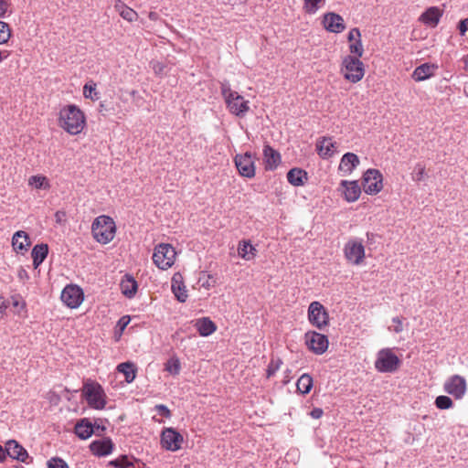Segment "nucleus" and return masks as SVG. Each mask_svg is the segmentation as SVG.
I'll use <instances>...</instances> for the list:
<instances>
[{
  "label": "nucleus",
  "mask_w": 468,
  "mask_h": 468,
  "mask_svg": "<svg viewBox=\"0 0 468 468\" xmlns=\"http://www.w3.org/2000/svg\"><path fill=\"white\" fill-rule=\"evenodd\" d=\"M58 124L67 133L72 135L79 134L86 125L84 112L76 105L69 104L59 111Z\"/></svg>",
  "instance_id": "obj_1"
},
{
  "label": "nucleus",
  "mask_w": 468,
  "mask_h": 468,
  "mask_svg": "<svg viewBox=\"0 0 468 468\" xmlns=\"http://www.w3.org/2000/svg\"><path fill=\"white\" fill-rule=\"evenodd\" d=\"M361 58L347 54L342 57L339 71L346 81L356 84L363 80L366 68Z\"/></svg>",
  "instance_id": "obj_2"
},
{
  "label": "nucleus",
  "mask_w": 468,
  "mask_h": 468,
  "mask_svg": "<svg viewBox=\"0 0 468 468\" xmlns=\"http://www.w3.org/2000/svg\"><path fill=\"white\" fill-rule=\"evenodd\" d=\"M221 94L227 110L233 115L242 118L250 111V101L245 100L238 91L233 90L229 85H221Z\"/></svg>",
  "instance_id": "obj_3"
},
{
  "label": "nucleus",
  "mask_w": 468,
  "mask_h": 468,
  "mask_svg": "<svg viewBox=\"0 0 468 468\" xmlns=\"http://www.w3.org/2000/svg\"><path fill=\"white\" fill-rule=\"evenodd\" d=\"M115 229L116 226L113 219L105 215L97 217L91 225L93 238L102 244H106L113 239Z\"/></svg>",
  "instance_id": "obj_4"
},
{
  "label": "nucleus",
  "mask_w": 468,
  "mask_h": 468,
  "mask_svg": "<svg viewBox=\"0 0 468 468\" xmlns=\"http://www.w3.org/2000/svg\"><path fill=\"white\" fill-rule=\"evenodd\" d=\"M82 397L91 409L102 410L106 405V395L104 390L95 380L87 379L83 383Z\"/></svg>",
  "instance_id": "obj_5"
},
{
  "label": "nucleus",
  "mask_w": 468,
  "mask_h": 468,
  "mask_svg": "<svg viewBox=\"0 0 468 468\" xmlns=\"http://www.w3.org/2000/svg\"><path fill=\"white\" fill-rule=\"evenodd\" d=\"M176 249L169 243H159L154 249L153 262L162 271L170 269L176 261Z\"/></svg>",
  "instance_id": "obj_6"
},
{
  "label": "nucleus",
  "mask_w": 468,
  "mask_h": 468,
  "mask_svg": "<svg viewBox=\"0 0 468 468\" xmlns=\"http://www.w3.org/2000/svg\"><path fill=\"white\" fill-rule=\"evenodd\" d=\"M401 365V360L391 348H382L377 354L375 368L381 373L396 372Z\"/></svg>",
  "instance_id": "obj_7"
},
{
  "label": "nucleus",
  "mask_w": 468,
  "mask_h": 468,
  "mask_svg": "<svg viewBox=\"0 0 468 468\" xmlns=\"http://www.w3.org/2000/svg\"><path fill=\"white\" fill-rule=\"evenodd\" d=\"M344 256L347 263L355 266L362 265L366 259V249L362 240L350 239L345 244Z\"/></svg>",
  "instance_id": "obj_8"
},
{
  "label": "nucleus",
  "mask_w": 468,
  "mask_h": 468,
  "mask_svg": "<svg viewBox=\"0 0 468 468\" xmlns=\"http://www.w3.org/2000/svg\"><path fill=\"white\" fill-rule=\"evenodd\" d=\"M468 389L467 380L464 377L453 374L448 377L443 382V390L452 396L456 400L463 399Z\"/></svg>",
  "instance_id": "obj_9"
},
{
  "label": "nucleus",
  "mask_w": 468,
  "mask_h": 468,
  "mask_svg": "<svg viewBox=\"0 0 468 468\" xmlns=\"http://www.w3.org/2000/svg\"><path fill=\"white\" fill-rule=\"evenodd\" d=\"M308 320L313 326L322 330L329 324V314L320 302L314 301L308 307Z\"/></svg>",
  "instance_id": "obj_10"
},
{
  "label": "nucleus",
  "mask_w": 468,
  "mask_h": 468,
  "mask_svg": "<svg viewBox=\"0 0 468 468\" xmlns=\"http://www.w3.org/2000/svg\"><path fill=\"white\" fill-rule=\"evenodd\" d=\"M303 338L307 348L315 355H323L328 349L329 340L325 335L310 330L304 334Z\"/></svg>",
  "instance_id": "obj_11"
},
{
  "label": "nucleus",
  "mask_w": 468,
  "mask_h": 468,
  "mask_svg": "<svg viewBox=\"0 0 468 468\" xmlns=\"http://www.w3.org/2000/svg\"><path fill=\"white\" fill-rule=\"evenodd\" d=\"M363 190L367 195H377L383 189V176L378 169L367 170L362 177Z\"/></svg>",
  "instance_id": "obj_12"
},
{
  "label": "nucleus",
  "mask_w": 468,
  "mask_h": 468,
  "mask_svg": "<svg viewBox=\"0 0 468 468\" xmlns=\"http://www.w3.org/2000/svg\"><path fill=\"white\" fill-rule=\"evenodd\" d=\"M184 437L176 429L164 428L160 435V445L163 449L170 452H176L181 449Z\"/></svg>",
  "instance_id": "obj_13"
},
{
  "label": "nucleus",
  "mask_w": 468,
  "mask_h": 468,
  "mask_svg": "<svg viewBox=\"0 0 468 468\" xmlns=\"http://www.w3.org/2000/svg\"><path fill=\"white\" fill-rule=\"evenodd\" d=\"M62 303L70 309L78 308L84 300V292L77 284H67L61 292Z\"/></svg>",
  "instance_id": "obj_14"
},
{
  "label": "nucleus",
  "mask_w": 468,
  "mask_h": 468,
  "mask_svg": "<svg viewBox=\"0 0 468 468\" xmlns=\"http://www.w3.org/2000/svg\"><path fill=\"white\" fill-rule=\"evenodd\" d=\"M255 160L256 156L250 152L236 154L234 163L239 174L243 177H254L256 174Z\"/></svg>",
  "instance_id": "obj_15"
},
{
  "label": "nucleus",
  "mask_w": 468,
  "mask_h": 468,
  "mask_svg": "<svg viewBox=\"0 0 468 468\" xmlns=\"http://www.w3.org/2000/svg\"><path fill=\"white\" fill-rule=\"evenodd\" d=\"M321 23L326 31L335 34L342 33L346 27L344 18L335 12L325 13Z\"/></svg>",
  "instance_id": "obj_16"
},
{
  "label": "nucleus",
  "mask_w": 468,
  "mask_h": 468,
  "mask_svg": "<svg viewBox=\"0 0 468 468\" xmlns=\"http://www.w3.org/2000/svg\"><path fill=\"white\" fill-rule=\"evenodd\" d=\"M348 55L363 57L365 49L362 42V36L359 28H351L347 34Z\"/></svg>",
  "instance_id": "obj_17"
},
{
  "label": "nucleus",
  "mask_w": 468,
  "mask_h": 468,
  "mask_svg": "<svg viewBox=\"0 0 468 468\" xmlns=\"http://www.w3.org/2000/svg\"><path fill=\"white\" fill-rule=\"evenodd\" d=\"M19 462L29 463L32 462V457H29L27 450L16 441L10 440L6 442V456Z\"/></svg>",
  "instance_id": "obj_18"
},
{
  "label": "nucleus",
  "mask_w": 468,
  "mask_h": 468,
  "mask_svg": "<svg viewBox=\"0 0 468 468\" xmlns=\"http://www.w3.org/2000/svg\"><path fill=\"white\" fill-rule=\"evenodd\" d=\"M340 190L345 200L349 203L358 200L361 195V188L356 181L342 180Z\"/></svg>",
  "instance_id": "obj_19"
},
{
  "label": "nucleus",
  "mask_w": 468,
  "mask_h": 468,
  "mask_svg": "<svg viewBox=\"0 0 468 468\" xmlns=\"http://www.w3.org/2000/svg\"><path fill=\"white\" fill-rule=\"evenodd\" d=\"M315 146L319 156L323 159H328L337 152L336 143L332 137L324 136L318 139Z\"/></svg>",
  "instance_id": "obj_20"
},
{
  "label": "nucleus",
  "mask_w": 468,
  "mask_h": 468,
  "mask_svg": "<svg viewBox=\"0 0 468 468\" xmlns=\"http://www.w3.org/2000/svg\"><path fill=\"white\" fill-rule=\"evenodd\" d=\"M114 444L109 438L95 440L90 444V451L98 457L107 456L113 451Z\"/></svg>",
  "instance_id": "obj_21"
},
{
  "label": "nucleus",
  "mask_w": 468,
  "mask_h": 468,
  "mask_svg": "<svg viewBox=\"0 0 468 468\" xmlns=\"http://www.w3.org/2000/svg\"><path fill=\"white\" fill-rule=\"evenodd\" d=\"M119 287L123 296L133 299L138 292L139 284L132 274H125L122 276Z\"/></svg>",
  "instance_id": "obj_22"
},
{
  "label": "nucleus",
  "mask_w": 468,
  "mask_h": 468,
  "mask_svg": "<svg viewBox=\"0 0 468 468\" xmlns=\"http://www.w3.org/2000/svg\"><path fill=\"white\" fill-rule=\"evenodd\" d=\"M359 158L356 154L346 153L340 160L338 171L344 176H348L359 165Z\"/></svg>",
  "instance_id": "obj_23"
},
{
  "label": "nucleus",
  "mask_w": 468,
  "mask_h": 468,
  "mask_svg": "<svg viewBox=\"0 0 468 468\" xmlns=\"http://www.w3.org/2000/svg\"><path fill=\"white\" fill-rule=\"evenodd\" d=\"M171 289L175 297L180 303H185L187 300L188 294L186 287L183 281V276L180 273H175L171 281Z\"/></svg>",
  "instance_id": "obj_24"
},
{
  "label": "nucleus",
  "mask_w": 468,
  "mask_h": 468,
  "mask_svg": "<svg viewBox=\"0 0 468 468\" xmlns=\"http://www.w3.org/2000/svg\"><path fill=\"white\" fill-rule=\"evenodd\" d=\"M441 16L442 13L439 7L431 6L420 15L419 21L428 27H435L439 24Z\"/></svg>",
  "instance_id": "obj_25"
},
{
  "label": "nucleus",
  "mask_w": 468,
  "mask_h": 468,
  "mask_svg": "<svg viewBox=\"0 0 468 468\" xmlns=\"http://www.w3.org/2000/svg\"><path fill=\"white\" fill-rule=\"evenodd\" d=\"M31 244L30 238L26 231L18 230L14 233L12 238V247L16 253H23L27 250Z\"/></svg>",
  "instance_id": "obj_26"
},
{
  "label": "nucleus",
  "mask_w": 468,
  "mask_h": 468,
  "mask_svg": "<svg viewBox=\"0 0 468 468\" xmlns=\"http://www.w3.org/2000/svg\"><path fill=\"white\" fill-rule=\"evenodd\" d=\"M263 161L266 170H274L281 163V154L267 144L263 148Z\"/></svg>",
  "instance_id": "obj_27"
},
{
  "label": "nucleus",
  "mask_w": 468,
  "mask_h": 468,
  "mask_svg": "<svg viewBox=\"0 0 468 468\" xmlns=\"http://www.w3.org/2000/svg\"><path fill=\"white\" fill-rule=\"evenodd\" d=\"M74 432L80 439L87 440L93 434L94 425L87 418L80 419L75 424Z\"/></svg>",
  "instance_id": "obj_28"
},
{
  "label": "nucleus",
  "mask_w": 468,
  "mask_h": 468,
  "mask_svg": "<svg viewBox=\"0 0 468 468\" xmlns=\"http://www.w3.org/2000/svg\"><path fill=\"white\" fill-rule=\"evenodd\" d=\"M48 255V245L46 243L36 244L31 251L33 267L37 270Z\"/></svg>",
  "instance_id": "obj_29"
},
{
  "label": "nucleus",
  "mask_w": 468,
  "mask_h": 468,
  "mask_svg": "<svg viewBox=\"0 0 468 468\" xmlns=\"http://www.w3.org/2000/svg\"><path fill=\"white\" fill-rule=\"evenodd\" d=\"M194 326L201 336H208L217 330L216 324L208 317H203L196 320Z\"/></svg>",
  "instance_id": "obj_30"
},
{
  "label": "nucleus",
  "mask_w": 468,
  "mask_h": 468,
  "mask_svg": "<svg viewBox=\"0 0 468 468\" xmlns=\"http://www.w3.org/2000/svg\"><path fill=\"white\" fill-rule=\"evenodd\" d=\"M287 180L293 186H302L308 181V174L301 168H292L287 173Z\"/></svg>",
  "instance_id": "obj_31"
},
{
  "label": "nucleus",
  "mask_w": 468,
  "mask_h": 468,
  "mask_svg": "<svg viewBox=\"0 0 468 468\" xmlns=\"http://www.w3.org/2000/svg\"><path fill=\"white\" fill-rule=\"evenodd\" d=\"M137 372L138 367L133 362L128 361L119 364V374L123 376L126 384H130L135 379Z\"/></svg>",
  "instance_id": "obj_32"
},
{
  "label": "nucleus",
  "mask_w": 468,
  "mask_h": 468,
  "mask_svg": "<svg viewBox=\"0 0 468 468\" xmlns=\"http://www.w3.org/2000/svg\"><path fill=\"white\" fill-rule=\"evenodd\" d=\"M238 255L245 261H252L257 255V250L250 240L242 239L238 245Z\"/></svg>",
  "instance_id": "obj_33"
},
{
  "label": "nucleus",
  "mask_w": 468,
  "mask_h": 468,
  "mask_svg": "<svg viewBox=\"0 0 468 468\" xmlns=\"http://www.w3.org/2000/svg\"><path fill=\"white\" fill-rule=\"evenodd\" d=\"M437 69V67L433 64L424 63L420 66L417 67L413 73L412 78L416 81H422L430 77H431L434 74V70Z\"/></svg>",
  "instance_id": "obj_34"
},
{
  "label": "nucleus",
  "mask_w": 468,
  "mask_h": 468,
  "mask_svg": "<svg viewBox=\"0 0 468 468\" xmlns=\"http://www.w3.org/2000/svg\"><path fill=\"white\" fill-rule=\"evenodd\" d=\"M297 390L302 394H308L313 387V378L308 374L302 375L297 383H296Z\"/></svg>",
  "instance_id": "obj_35"
},
{
  "label": "nucleus",
  "mask_w": 468,
  "mask_h": 468,
  "mask_svg": "<svg viewBox=\"0 0 468 468\" xmlns=\"http://www.w3.org/2000/svg\"><path fill=\"white\" fill-rule=\"evenodd\" d=\"M28 184L35 187L36 189H45L48 190L50 188V184L48 179L45 176L37 175L32 176L28 179Z\"/></svg>",
  "instance_id": "obj_36"
},
{
  "label": "nucleus",
  "mask_w": 468,
  "mask_h": 468,
  "mask_svg": "<svg viewBox=\"0 0 468 468\" xmlns=\"http://www.w3.org/2000/svg\"><path fill=\"white\" fill-rule=\"evenodd\" d=\"M216 279L214 276L207 271H201L198 276L197 283L200 287L210 290L216 285Z\"/></svg>",
  "instance_id": "obj_37"
},
{
  "label": "nucleus",
  "mask_w": 468,
  "mask_h": 468,
  "mask_svg": "<svg viewBox=\"0 0 468 468\" xmlns=\"http://www.w3.org/2000/svg\"><path fill=\"white\" fill-rule=\"evenodd\" d=\"M83 95L91 101L100 99V93L96 90V83L93 80L87 81L83 87Z\"/></svg>",
  "instance_id": "obj_38"
},
{
  "label": "nucleus",
  "mask_w": 468,
  "mask_h": 468,
  "mask_svg": "<svg viewBox=\"0 0 468 468\" xmlns=\"http://www.w3.org/2000/svg\"><path fill=\"white\" fill-rule=\"evenodd\" d=\"M165 370L169 372L171 375L177 376L181 370L179 358L176 356L170 357L165 364Z\"/></svg>",
  "instance_id": "obj_39"
},
{
  "label": "nucleus",
  "mask_w": 468,
  "mask_h": 468,
  "mask_svg": "<svg viewBox=\"0 0 468 468\" xmlns=\"http://www.w3.org/2000/svg\"><path fill=\"white\" fill-rule=\"evenodd\" d=\"M132 466L133 468H144L145 464L139 460L129 458L126 455L119 458V468H129Z\"/></svg>",
  "instance_id": "obj_40"
},
{
  "label": "nucleus",
  "mask_w": 468,
  "mask_h": 468,
  "mask_svg": "<svg viewBox=\"0 0 468 468\" xmlns=\"http://www.w3.org/2000/svg\"><path fill=\"white\" fill-rule=\"evenodd\" d=\"M303 10L306 14L314 15L317 12V10L323 6L325 3V0H303Z\"/></svg>",
  "instance_id": "obj_41"
},
{
  "label": "nucleus",
  "mask_w": 468,
  "mask_h": 468,
  "mask_svg": "<svg viewBox=\"0 0 468 468\" xmlns=\"http://www.w3.org/2000/svg\"><path fill=\"white\" fill-rule=\"evenodd\" d=\"M434 404L439 410H450L453 407L452 399L446 395H440L435 399Z\"/></svg>",
  "instance_id": "obj_42"
},
{
  "label": "nucleus",
  "mask_w": 468,
  "mask_h": 468,
  "mask_svg": "<svg viewBox=\"0 0 468 468\" xmlns=\"http://www.w3.org/2000/svg\"><path fill=\"white\" fill-rule=\"evenodd\" d=\"M119 15L125 20L129 22H133L137 20L138 14L132 8L126 5H119Z\"/></svg>",
  "instance_id": "obj_43"
},
{
  "label": "nucleus",
  "mask_w": 468,
  "mask_h": 468,
  "mask_svg": "<svg viewBox=\"0 0 468 468\" xmlns=\"http://www.w3.org/2000/svg\"><path fill=\"white\" fill-rule=\"evenodd\" d=\"M282 365V361L281 358L271 357V359L268 365V367L266 369V378H270L273 377L276 374V372L281 368Z\"/></svg>",
  "instance_id": "obj_44"
},
{
  "label": "nucleus",
  "mask_w": 468,
  "mask_h": 468,
  "mask_svg": "<svg viewBox=\"0 0 468 468\" xmlns=\"http://www.w3.org/2000/svg\"><path fill=\"white\" fill-rule=\"evenodd\" d=\"M11 37V28L10 26L4 22L0 21V44H5Z\"/></svg>",
  "instance_id": "obj_45"
},
{
  "label": "nucleus",
  "mask_w": 468,
  "mask_h": 468,
  "mask_svg": "<svg viewBox=\"0 0 468 468\" xmlns=\"http://www.w3.org/2000/svg\"><path fill=\"white\" fill-rule=\"evenodd\" d=\"M48 468H69L65 460L60 457H51L47 462Z\"/></svg>",
  "instance_id": "obj_46"
},
{
  "label": "nucleus",
  "mask_w": 468,
  "mask_h": 468,
  "mask_svg": "<svg viewBox=\"0 0 468 468\" xmlns=\"http://www.w3.org/2000/svg\"><path fill=\"white\" fill-rule=\"evenodd\" d=\"M426 176L425 165L422 164H417L412 173V179L416 182H420Z\"/></svg>",
  "instance_id": "obj_47"
},
{
  "label": "nucleus",
  "mask_w": 468,
  "mask_h": 468,
  "mask_svg": "<svg viewBox=\"0 0 468 468\" xmlns=\"http://www.w3.org/2000/svg\"><path fill=\"white\" fill-rule=\"evenodd\" d=\"M151 66L155 75L162 76L165 73V64L160 61H152Z\"/></svg>",
  "instance_id": "obj_48"
},
{
  "label": "nucleus",
  "mask_w": 468,
  "mask_h": 468,
  "mask_svg": "<svg viewBox=\"0 0 468 468\" xmlns=\"http://www.w3.org/2000/svg\"><path fill=\"white\" fill-rule=\"evenodd\" d=\"M154 410L166 419H170L172 416L171 410L164 404L155 405Z\"/></svg>",
  "instance_id": "obj_49"
},
{
  "label": "nucleus",
  "mask_w": 468,
  "mask_h": 468,
  "mask_svg": "<svg viewBox=\"0 0 468 468\" xmlns=\"http://www.w3.org/2000/svg\"><path fill=\"white\" fill-rule=\"evenodd\" d=\"M392 323L394 324V326L389 327V330H392L397 334L401 333L403 331L402 320L399 317L392 318Z\"/></svg>",
  "instance_id": "obj_50"
},
{
  "label": "nucleus",
  "mask_w": 468,
  "mask_h": 468,
  "mask_svg": "<svg viewBox=\"0 0 468 468\" xmlns=\"http://www.w3.org/2000/svg\"><path fill=\"white\" fill-rule=\"evenodd\" d=\"M55 221L59 225H63L67 221V213L64 210H58L55 215Z\"/></svg>",
  "instance_id": "obj_51"
},
{
  "label": "nucleus",
  "mask_w": 468,
  "mask_h": 468,
  "mask_svg": "<svg viewBox=\"0 0 468 468\" xmlns=\"http://www.w3.org/2000/svg\"><path fill=\"white\" fill-rule=\"evenodd\" d=\"M12 305L16 308L20 307L21 309H26V302L19 296H15L12 298Z\"/></svg>",
  "instance_id": "obj_52"
},
{
  "label": "nucleus",
  "mask_w": 468,
  "mask_h": 468,
  "mask_svg": "<svg viewBox=\"0 0 468 468\" xmlns=\"http://www.w3.org/2000/svg\"><path fill=\"white\" fill-rule=\"evenodd\" d=\"M17 277L22 282H27L30 279V276L28 274L27 271L23 266L19 267V269L17 271Z\"/></svg>",
  "instance_id": "obj_53"
},
{
  "label": "nucleus",
  "mask_w": 468,
  "mask_h": 468,
  "mask_svg": "<svg viewBox=\"0 0 468 468\" xmlns=\"http://www.w3.org/2000/svg\"><path fill=\"white\" fill-rule=\"evenodd\" d=\"M458 29L460 31L461 36H464L466 31L468 30V18L462 19L459 22Z\"/></svg>",
  "instance_id": "obj_54"
},
{
  "label": "nucleus",
  "mask_w": 468,
  "mask_h": 468,
  "mask_svg": "<svg viewBox=\"0 0 468 468\" xmlns=\"http://www.w3.org/2000/svg\"><path fill=\"white\" fill-rule=\"evenodd\" d=\"M9 7L8 0H0V18L4 17Z\"/></svg>",
  "instance_id": "obj_55"
},
{
  "label": "nucleus",
  "mask_w": 468,
  "mask_h": 468,
  "mask_svg": "<svg viewBox=\"0 0 468 468\" xmlns=\"http://www.w3.org/2000/svg\"><path fill=\"white\" fill-rule=\"evenodd\" d=\"M131 317L129 315H124L119 320V325L121 327V331H122L130 323Z\"/></svg>",
  "instance_id": "obj_56"
},
{
  "label": "nucleus",
  "mask_w": 468,
  "mask_h": 468,
  "mask_svg": "<svg viewBox=\"0 0 468 468\" xmlns=\"http://www.w3.org/2000/svg\"><path fill=\"white\" fill-rule=\"evenodd\" d=\"M324 414V411L322 409L320 408H314L312 410V411L310 412V416L313 418V419H320Z\"/></svg>",
  "instance_id": "obj_57"
},
{
  "label": "nucleus",
  "mask_w": 468,
  "mask_h": 468,
  "mask_svg": "<svg viewBox=\"0 0 468 468\" xmlns=\"http://www.w3.org/2000/svg\"><path fill=\"white\" fill-rule=\"evenodd\" d=\"M8 307L6 301L4 296L0 294V314H3Z\"/></svg>",
  "instance_id": "obj_58"
},
{
  "label": "nucleus",
  "mask_w": 468,
  "mask_h": 468,
  "mask_svg": "<svg viewBox=\"0 0 468 468\" xmlns=\"http://www.w3.org/2000/svg\"><path fill=\"white\" fill-rule=\"evenodd\" d=\"M11 55V51L6 49H0V63L6 59Z\"/></svg>",
  "instance_id": "obj_59"
},
{
  "label": "nucleus",
  "mask_w": 468,
  "mask_h": 468,
  "mask_svg": "<svg viewBox=\"0 0 468 468\" xmlns=\"http://www.w3.org/2000/svg\"><path fill=\"white\" fill-rule=\"evenodd\" d=\"M6 459V446L4 448L0 444V462L3 463Z\"/></svg>",
  "instance_id": "obj_60"
},
{
  "label": "nucleus",
  "mask_w": 468,
  "mask_h": 468,
  "mask_svg": "<svg viewBox=\"0 0 468 468\" xmlns=\"http://www.w3.org/2000/svg\"><path fill=\"white\" fill-rule=\"evenodd\" d=\"M462 61L463 63V69L466 72H468V55L463 56L462 58Z\"/></svg>",
  "instance_id": "obj_61"
},
{
  "label": "nucleus",
  "mask_w": 468,
  "mask_h": 468,
  "mask_svg": "<svg viewBox=\"0 0 468 468\" xmlns=\"http://www.w3.org/2000/svg\"><path fill=\"white\" fill-rule=\"evenodd\" d=\"M149 18L151 20H156L158 18V15L155 12H150L149 13Z\"/></svg>",
  "instance_id": "obj_62"
},
{
  "label": "nucleus",
  "mask_w": 468,
  "mask_h": 468,
  "mask_svg": "<svg viewBox=\"0 0 468 468\" xmlns=\"http://www.w3.org/2000/svg\"><path fill=\"white\" fill-rule=\"evenodd\" d=\"M112 337L115 341H117V324L112 329Z\"/></svg>",
  "instance_id": "obj_63"
},
{
  "label": "nucleus",
  "mask_w": 468,
  "mask_h": 468,
  "mask_svg": "<svg viewBox=\"0 0 468 468\" xmlns=\"http://www.w3.org/2000/svg\"><path fill=\"white\" fill-rule=\"evenodd\" d=\"M110 465L113 466L114 468H117V459L112 460L110 462Z\"/></svg>",
  "instance_id": "obj_64"
}]
</instances>
